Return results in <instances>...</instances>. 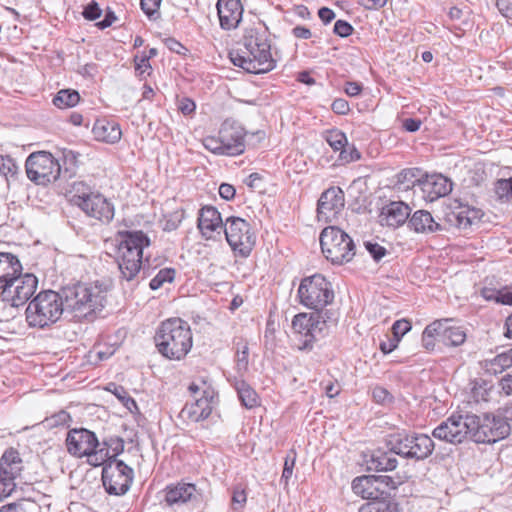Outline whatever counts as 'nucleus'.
Returning a JSON list of instances; mask_svg holds the SVG:
<instances>
[{
  "label": "nucleus",
  "mask_w": 512,
  "mask_h": 512,
  "mask_svg": "<svg viewBox=\"0 0 512 512\" xmlns=\"http://www.w3.org/2000/svg\"><path fill=\"white\" fill-rule=\"evenodd\" d=\"M68 452L78 458L88 457V462L94 466L104 464L109 458V451L101 447L94 432L85 429H72L66 438Z\"/></svg>",
  "instance_id": "6e6552de"
},
{
  "label": "nucleus",
  "mask_w": 512,
  "mask_h": 512,
  "mask_svg": "<svg viewBox=\"0 0 512 512\" xmlns=\"http://www.w3.org/2000/svg\"><path fill=\"white\" fill-rule=\"evenodd\" d=\"M367 251L375 261H380L386 255V249L378 243L365 242Z\"/></svg>",
  "instance_id": "5fc2aeb1"
},
{
  "label": "nucleus",
  "mask_w": 512,
  "mask_h": 512,
  "mask_svg": "<svg viewBox=\"0 0 512 512\" xmlns=\"http://www.w3.org/2000/svg\"><path fill=\"white\" fill-rule=\"evenodd\" d=\"M247 495L244 489L236 487L232 493L231 505L236 511L242 510L246 504Z\"/></svg>",
  "instance_id": "09e8293b"
},
{
  "label": "nucleus",
  "mask_w": 512,
  "mask_h": 512,
  "mask_svg": "<svg viewBox=\"0 0 512 512\" xmlns=\"http://www.w3.org/2000/svg\"><path fill=\"white\" fill-rule=\"evenodd\" d=\"M421 180L418 169H404L397 176L399 190L403 191L414 188L416 185L419 187Z\"/></svg>",
  "instance_id": "4c0bfd02"
},
{
  "label": "nucleus",
  "mask_w": 512,
  "mask_h": 512,
  "mask_svg": "<svg viewBox=\"0 0 512 512\" xmlns=\"http://www.w3.org/2000/svg\"><path fill=\"white\" fill-rule=\"evenodd\" d=\"M410 216V208L403 202H391L381 212V223L391 227H398L406 222Z\"/></svg>",
  "instance_id": "cd10ccee"
},
{
  "label": "nucleus",
  "mask_w": 512,
  "mask_h": 512,
  "mask_svg": "<svg viewBox=\"0 0 512 512\" xmlns=\"http://www.w3.org/2000/svg\"><path fill=\"white\" fill-rule=\"evenodd\" d=\"M419 188L426 201L433 202L452 191V182L442 174L426 175L419 183Z\"/></svg>",
  "instance_id": "4be33fe9"
},
{
  "label": "nucleus",
  "mask_w": 512,
  "mask_h": 512,
  "mask_svg": "<svg viewBox=\"0 0 512 512\" xmlns=\"http://www.w3.org/2000/svg\"><path fill=\"white\" fill-rule=\"evenodd\" d=\"M107 390L112 392L129 411L137 408L136 401L129 396L127 391L122 386H117L111 383L109 384Z\"/></svg>",
  "instance_id": "37998d69"
},
{
  "label": "nucleus",
  "mask_w": 512,
  "mask_h": 512,
  "mask_svg": "<svg viewBox=\"0 0 512 512\" xmlns=\"http://www.w3.org/2000/svg\"><path fill=\"white\" fill-rule=\"evenodd\" d=\"M244 128L234 121H224L218 136H207L203 139L204 147L217 155L236 156L245 151Z\"/></svg>",
  "instance_id": "0eeeda50"
},
{
  "label": "nucleus",
  "mask_w": 512,
  "mask_h": 512,
  "mask_svg": "<svg viewBox=\"0 0 512 512\" xmlns=\"http://www.w3.org/2000/svg\"><path fill=\"white\" fill-rule=\"evenodd\" d=\"M433 437L451 444H460L469 438L467 414H452L432 432Z\"/></svg>",
  "instance_id": "f3484780"
},
{
  "label": "nucleus",
  "mask_w": 512,
  "mask_h": 512,
  "mask_svg": "<svg viewBox=\"0 0 512 512\" xmlns=\"http://www.w3.org/2000/svg\"><path fill=\"white\" fill-rule=\"evenodd\" d=\"M359 512H399V507L388 494L381 492L361 505Z\"/></svg>",
  "instance_id": "2f4dec72"
},
{
  "label": "nucleus",
  "mask_w": 512,
  "mask_h": 512,
  "mask_svg": "<svg viewBox=\"0 0 512 512\" xmlns=\"http://www.w3.org/2000/svg\"><path fill=\"white\" fill-rule=\"evenodd\" d=\"M486 385H487V383L484 380L474 382V385L472 387V392L474 394V397L477 400H479V399L486 400L487 389L485 387H483Z\"/></svg>",
  "instance_id": "0e129e2a"
},
{
  "label": "nucleus",
  "mask_w": 512,
  "mask_h": 512,
  "mask_svg": "<svg viewBox=\"0 0 512 512\" xmlns=\"http://www.w3.org/2000/svg\"><path fill=\"white\" fill-rule=\"evenodd\" d=\"M334 33L340 37H348L353 31L350 23L344 20H337L334 24Z\"/></svg>",
  "instance_id": "6e6d98bb"
},
{
  "label": "nucleus",
  "mask_w": 512,
  "mask_h": 512,
  "mask_svg": "<svg viewBox=\"0 0 512 512\" xmlns=\"http://www.w3.org/2000/svg\"><path fill=\"white\" fill-rule=\"evenodd\" d=\"M64 311L81 320L102 310L106 302L107 290L98 283H78L61 290Z\"/></svg>",
  "instance_id": "7ed1b4c3"
},
{
  "label": "nucleus",
  "mask_w": 512,
  "mask_h": 512,
  "mask_svg": "<svg viewBox=\"0 0 512 512\" xmlns=\"http://www.w3.org/2000/svg\"><path fill=\"white\" fill-rule=\"evenodd\" d=\"M339 158L345 163H350L359 160L361 158V153L356 149L354 145H347L344 149H342Z\"/></svg>",
  "instance_id": "8fccbe9b"
},
{
  "label": "nucleus",
  "mask_w": 512,
  "mask_h": 512,
  "mask_svg": "<svg viewBox=\"0 0 512 512\" xmlns=\"http://www.w3.org/2000/svg\"><path fill=\"white\" fill-rule=\"evenodd\" d=\"M188 390L194 401L183 407L180 416L191 422L207 419L211 415L215 403L214 389L205 381H201L200 384L191 383Z\"/></svg>",
  "instance_id": "f8f14e48"
},
{
  "label": "nucleus",
  "mask_w": 512,
  "mask_h": 512,
  "mask_svg": "<svg viewBox=\"0 0 512 512\" xmlns=\"http://www.w3.org/2000/svg\"><path fill=\"white\" fill-rule=\"evenodd\" d=\"M16 488V483L12 481H6L3 477H0V501L10 496Z\"/></svg>",
  "instance_id": "bf43d9fd"
},
{
  "label": "nucleus",
  "mask_w": 512,
  "mask_h": 512,
  "mask_svg": "<svg viewBox=\"0 0 512 512\" xmlns=\"http://www.w3.org/2000/svg\"><path fill=\"white\" fill-rule=\"evenodd\" d=\"M441 325L440 321L435 320L424 329L422 333V345L426 350H434L436 341H439V329H441Z\"/></svg>",
  "instance_id": "ea45409f"
},
{
  "label": "nucleus",
  "mask_w": 512,
  "mask_h": 512,
  "mask_svg": "<svg viewBox=\"0 0 512 512\" xmlns=\"http://www.w3.org/2000/svg\"><path fill=\"white\" fill-rule=\"evenodd\" d=\"M201 493L195 484L179 482L165 488V502L168 506L181 505L185 503H199Z\"/></svg>",
  "instance_id": "412c9836"
},
{
  "label": "nucleus",
  "mask_w": 512,
  "mask_h": 512,
  "mask_svg": "<svg viewBox=\"0 0 512 512\" xmlns=\"http://www.w3.org/2000/svg\"><path fill=\"white\" fill-rule=\"evenodd\" d=\"M22 265L19 259L6 252L0 253V289L3 290L14 278L15 275L21 273Z\"/></svg>",
  "instance_id": "7c9ffc66"
},
{
  "label": "nucleus",
  "mask_w": 512,
  "mask_h": 512,
  "mask_svg": "<svg viewBox=\"0 0 512 512\" xmlns=\"http://www.w3.org/2000/svg\"><path fill=\"white\" fill-rule=\"evenodd\" d=\"M93 134L97 140L115 143L121 139V129L113 122H97L93 127Z\"/></svg>",
  "instance_id": "c9c22d12"
},
{
  "label": "nucleus",
  "mask_w": 512,
  "mask_h": 512,
  "mask_svg": "<svg viewBox=\"0 0 512 512\" xmlns=\"http://www.w3.org/2000/svg\"><path fill=\"white\" fill-rule=\"evenodd\" d=\"M373 398L378 403H386L387 401H391L390 393L383 387H375L373 389Z\"/></svg>",
  "instance_id": "338daca9"
},
{
  "label": "nucleus",
  "mask_w": 512,
  "mask_h": 512,
  "mask_svg": "<svg viewBox=\"0 0 512 512\" xmlns=\"http://www.w3.org/2000/svg\"><path fill=\"white\" fill-rule=\"evenodd\" d=\"M225 223L220 212L213 206H204L199 211L198 228L206 239L213 238L214 232H220Z\"/></svg>",
  "instance_id": "393cba45"
},
{
  "label": "nucleus",
  "mask_w": 512,
  "mask_h": 512,
  "mask_svg": "<svg viewBox=\"0 0 512 512\" xmlns=\"http://www.w3.org/2000/svg\"><path fill=\"white\" fill-rule=\"evenodd\" d=\"M80 95L76 90L63 89L60 90L53 98V104L60 108H71L78 104Z\"/></svg>",
  "instance_id": "e433bc0d"
},
{
  "label": "nucleus",
  "mask_w": 512,
  "mask_h": 512,
  "mask_svg": "<svg viewBox=\"0 0 512 512\" xmlns=\"http://www.w3.org/2000/svg\"><path fill=\"white\" fill-rule=\"evenodd\" d=\"M37 286L38 279L35 275L30 273L21 275L19 273L2 290V295L6 301L11 302L12 306L18 307L25 304L32 297Z\"/></svg>",
  "instance_id": "dca6fc26"
},
{
  "label": "nucleus",
  "mask_w": 512,
  "mask_h": 512,
  "mask_svg": "<svg viewBox=\"0 0 512 512\" xmlns=\"http://www.w3.org/2000/svg\"><path fill=\"white\" fill-rule=\"evenodd\" d=\"M396 455L398 454L386 445L385 448H378L366 460L367 468L370 471L376 472L393 471L398 466Z\"/></svg>",
  "instance_id": "a878e982"
},
{
  "label": "nucleus",
  "mask_w": 512,
  "mask_h": 512,
  "mask_svg": "<svg viewBox=\"0 0 512 512\" xmlns=\"http://www.w3.org/2000/svg\"><path fill=\"white\" fill-rule=\"evenodd\" d=\"M495 193L502 201L512 198V178L499 179L495 184Z\"/></svg>",
  "instance_id": "de8ad7c7"
},
{
  "label": "nucleus",
  "mask_w": 512,
  "mask_h": 512,
  "mask_svg": "<svg viewBox=\"0 0 512 512\" xmlns=\"http://www.w3.org/2000/svg\"><path fill=\"white\" fill-rule=\"evenodd\" d=\"M133 476V469L117 459L105 463L102 470L103 485L110 495H124L130 488Z\"/></svg>",
  "instance_id": "2eb2a0df"
},
{
  "label": "nucleus",
  "mask_w": 512,
  "mask_h": 512,
  "mask_svg": "<svg viewBox=\"0 0 512 512\" xmlns=\"http://www.w3.org/2000/svg\"><path fill=\"white\" fill-rule=\"evenodd\" d=\"M175 276V270L174 269H161L154 278L150 281V288L152 290H157L166 282H172Z\"/></svg>",
  "instance_id": "a18cd8bd"
},
{
  "label": "nucleus",
  "mask_w": 512,
  "mask_h": 512,
  "mask_svg": "<svg viewBox=\"0 0 512 512\" xmlns=\"http://www.w3.org/2000/svg\"><path fill=\"white\" fill-rule=\"evenodd\" d=\"M134 61H135V70L139 75H142L147 70L151 69L149 57H146V55H143L141 57L135 56Z\"/></svg>",
  "instance_id": "052dcab7"
},
{
  "label": "nucleus",
  "mask_w": 512,
  "mask_h": 512,
  "mask_svg": "<svg viewBox=\"0 0 512 512\" xmlns=\"http://www.w3.org/2000/svg\"><path fill=\"white\" fill-rule=\"evenodd\" d=\"M232 385L237 391L238 398L244 407L252 409L259 405L258 394L246 381L235 377Z\"/></svg>",
  "instance_id": "72a5a7b5"
},
{
  "label": "nucleus",
  "mask_w": 512,
  "mask_h": 512,
  "mask_svg": "<svg viewBox=\"0 0 512 512\" xmlns=\"http://www.w3.org/2000/svg\"><path fill=\"white\" fill-rule=\"evenodd\" d=\"M79 207L87 216L95 218L103 223H109L114 217L113 204L102 194L95 192L90 198L83 199Z\"/></svg>",
  "instance_id": "aec40b11"
},
{
  "label": "nucleus",
  "mask_w": 512,
  "mask_h": 512,
  "mask_svg": "<svg viewBox=\"0 0 512 512\" xmlns=\"http://www.w3.org/2000/svg\"><path fill=\"white\" fill-rule=\"evenodd\" d=\"M160 2L161 0H141V9L149 18H152L155 14L158 13Z\"/></svg>",
  "instance_id": "864d4df0"
},
{
  "label": "nucleus",
  "mask_w": 512,
  "mask_h": 512,
  "mask_svg": "<svg viewBox=\"0 0 512 512\" xmlns=\"http://www.w3.org/2000/svg\"><path fill=\"white\" fill-rule=\"evenodd\" d=\"M410 330H411V324L409 321H407L405 319L395 321L392 326L393 337L398 338L399 341Z\"/></svg>",
  "instance_id": "3c124183"
},
{
  "label": "nucleus",
  "mask_w": 512,
  "mask_h": 512,
  "mask_svg": "<svg viewBox=\"0 0 512 512\" xmlns=\"http://www.w3.org/2000/svg\"><path fill=\"white\" fill-rule=\"evenodd\" d=\"M345 197L340 187H330L318 200L317 218L325 223L333 222L344 209Z\"/></svg>",
  "instance_id": "6ab92c4d"
},
{
  "label": "nucleus",
  "mask_w": 512,
  "mask_h": 512,
  "mask_svg": "<svg viewBox=\"0 0 512 512\" xmlns=\"http://www.w3.org/2000/svg\"><path fill=\"white\" fill-rule=\"evenodd\" d=\"M292 328L303 339V348H311L317 336L326 328V320L321 312L300 313L292 320Z\"/></svg>",
  "instance_id": "a211bd4d"
},
{
  "label": "nucleus",
  "mask_w": 512,
  "mask_h": 512,
  "mask_svg": "<svg viewBox=\"0 0 512 512\" xmlns=\"http://www.w3.org/2000/svg\"><path fill=\"white\" fill-rule=\"evenodd\" d=\"M101 447H105L109 451V458L104 462L107 463L111 460L116 459V456L121 454L124 450V441L121 438H110L107 441L101 443Z\"/></svg>",
  "instance_id": "c03bdc74"
},
{
  "label": "nucleus",
  "mask_w": 512,
  "mask_h": 512,
  "mask_svg": "<svg viewBox=\"0 0 512 512\" xmlns=\"http://www.w3.org/2000/svg\"><path fill=\"white\" fill-rule=\"evenodd\" d=\"M249 347L244 341L236 344L235 362L237 373L242 377L247 371L249 366Z\"/></svg>",
  "instance_id": "58836bf2"
},
{
  "label": "nucleus",
  "mask_w": 512,
  "mask_h": 512,
  "mask_svg": "<svg viewBox=\"0 0 512 512\" xmlns=\"http://www.w3.org/2000/svg\"><path fill=\"white\" fill-rule=\"evenodd\" d=\"M326 141L334 151H339L340 153L347 146L346 135L337 129L327 132Z\"/></svg>",
  "instance_id": "79ce46f5"
},
{
  "label": "nucleus",
  "mask_w": 512,
  "mask_h": 512,
  "mask_svg": "<svg viewBox=\"0 0 512 512\" xmlns=\"http://www.w3.org/2000/svg\"><path fill=\"white\" fill-rule=\"evenodd\" d=\"M158 352L168 360L180 361L193 345L189 324L181 318H170L159 325L154 336Z\"/></svg>",
  "instance_id": "f03ea898"
},
{
  "label": "nucleus",
  "mask_w": 512,
  "mask_h": 512,
  "mask_svg": "<svg viewBox=\"0 0 512 512\" xmlns=\"http://www.w3.org/2000/svg\"><path fill=\"white\" fill-rule=\"evenodd\" d=\"M22 459L17 450L7 449L0 458V477L15 482L22 471Z\"/></svg>",
  "instance_id": "bb28decb"
},
{
  "label": "nucleus",
  "mask_w": 512,
  "mask_h": 512,
  "mask_svg": "<svg viewBox=\"0 0 512 512\" xmlns=\"http://www.w3.org/2000/svg\"><path fill=\"white\" fill-rule=\"evenodd\" d=\"M117 248V263L121 276L127 281L133 280L140 272L144 247L150 240L142 231L121 232Z\"/></svg>",
  "instance_id": "20e7f679"
},
{
  "label": "nucleus",
  "mask_w": 512,
  "mask_h": 512,
  "mask_svg": "<svg viewBox=\"0 0 512 512\" xmlns=\"http://www.w3.org/2000/svg\"><path fill=\"white\" fill-rule=\"evenodd\" d=\"M27 177L36 184L45 185L56 181L61 174V166L51 153L40 151L28 156Z\"/></svg>",
  "instance_id": "4468645a"
},
{
  "label": "nucleus",
  "mask_w": 512,
  "mask_h": 512,
  "mask_svg": "<svg viewBox=\"0 0 512 512\" xmlns=\"http://www.w3.org/2000/svg\"><path fill=\"white\" fill-rule=\"evenodd\" d=\"M482 368L493 375L502 373L512 366V348L481 362Z\"/></svg>",
  "instance_id": "f704fd0d"
},
{
  "label": "nucleus",
  "mask_w": 512,
  "mask_h": 512,
  "mask_svg": "<svg viewBox=\"0 0 512 512\" xmlns=\"http://www.w3.org/2000/svg\"><path fill=\"white\" fill-rule=\"evenodd\" d=\"M295 462H296V452H295V450L292 449L289 451V453L285 457L283 472H282V476L280 479V482L284 483L285 487L288 486V482H289L290 478L292 477L293 469L295 467Z\"/></svg>",
  "instance_id": "49530a36"
},
{
  "label": "nucleus",
  "mask_w": 512,
  "mask_h": 512,
  "mask_svg": "<svg viewBox=\"0 0 512 512\" xmlns=\"http://www.w3.org/2000/svg\"><path fill=\"white\" fill-rule=\"evenodd\" d=\"M496 6L504 17L512 19V0H496Z\"/></svg>",
  "instance_id": "e2e57ef3"
},
{
  "label": "nucleus",
  "mask_w": 512,
  "mask_h": 512,
  "mask_svg": "<svg viewBox=\"0 0 512 512\" xmlns=\"http://www.w3.org/2000/svg\"><path fill=\"white\" fill-rule=\"evenodd\" d=\"M229 58L234 66L253 74L267 73L276 66L267 36L256 30H250L244 36L242 46L232 49Z\"/></svg>",
  "instance_id": "f257e3e1"
},
{
  "label": "nucleus",
  "mask_w": 512,
  "mask_h": 512,
  "mask_svg": "<svg viewBox=\"0 0 512 512\" xmlns=\"http://www.w3.org/2000/svg\"><path fill=\"white\" fill-rule=\"evenodd\" d=\"M63 312L60 293L46 290L29 302L25 315L29 327L44 329L59 321Z\"/></svg>",
  "instance_id": "39448f33"
},
{
  "label": "nucleus",
  "mask_w": 512,
  "mask_h": 512,
  "mask_svg": "<svg viewBox=\"0 0 512 512\" xmlns=\"http://www.w3.org/2000/svg\"><path fill=\"white\" fill-rule=\"evenodd\" d=\"M331 109L339 115H345L349 112V103L343 98H337L332 102Z\"/></svg>",
  "instance_id": "680f3d73"
},
{
  "label": "nucleus",
  "mask_w": 512,
  "mask_h": 512,
  "mask_svg": "<svg viewBox=\"0 0 512 512\" xmlns=\"http://www.w3.org/2000/svg\"><path fill=\"white\" fill-rule=\"evenodd\" d=\"M497 302L504 305H512V285L504 287L496 292Z\"/></svg>",
  "instance_id": "13d9d810"
},
{
  "label": "nucleus",
  "mask_w": 512,
  "mask_h": 512,
  "mask_svg": "<svg viewBox=\"0 0 512 512\" xmlns=\"http://www.w3.org/2000/svg\"><path fill=\"white\" fill-rule=\"evenodd\" d=\"M408 226L416 233L430 234L441 230V226L437 223L430 212L426 210H417L409 218Z\"/></svg>",
  "instance_id": "c756f323"
},
{
  "label": "nucleus",
  "mask_w": 512,
  "mask_h": 512,
  "mask_svg": "<svg viewBox=\"0 0 512 512\" xmlns=\"http://www.w3.org/2000/svg\"><path fill=\"white\" fill-rule=\"evenodd\" d=\"M71 192L73 193L71 197V202L78 207L82 206V204L80 203L81 200H86L90 198V194L95 193L88 185H86L82 181L74 182L72 185Z\"/></svg>",
  "instance_id": "a19ab883"
},
{
  "label": "nucleus",
  "mask_w": 512,
  "mask_h": 512,
  "mask_svg": "<svg viewBox=\"0 0 512 512\" xmlns=\"http://www.w3.org/2000/svg\"><path fill=\"white\" fill-rule=\"evenodd\" d=\"M217 11L220 26L225 30H231L240 23L243 7L240 0H218Z\"/></svg>",
  "instance_id": "b1692460"
},
{
  "label": "nucleus",
  "mask_w": 512,
  "mask_h": 512,
  "mask_svg": "<svg viewBox=\"0 0 512 512\" xmlns=\"http://www.w3.org/2000/svg\"><path fill=\"white\" fill-rule=\"evenodd\" d=\"M17 166L12 158L9 156H0V174L7 176L15 174Z\"/></svg>",
  "instance_id": "603ef678"
},
{
  "label": "nucleus",
  "mask_w": 512,
  "mask_h": 512,
  "mask_svg": "<svg viewBox=\"0 0 512 512\" xmlns=\"http://www.w3.org/2000/svg\"><path fill=\"white\" fill-rule=\"evenodd\" d=\"M224 233L235 253L242 257L250 255L256 243V236L246 220L240 217H228L224 224Z\"/></svg>",
  "instance_id": "ddd939ff"
},
{
  "label": "nucleus",
  "mask_w": 512,
  "mask_h": 512,
  "mask_svg": "<svg viewBox=\"0 0 512 512\" xmlns=\"http://www.w3.org/2000/svg\"><path fill=\"white\" fill-rule=\"evenodd\" d=\"M441 329H439V342L446 346L457 347L466 340V333L460 326L452 325L451 319L439 320Z\"/></svg>",
  "instance_id": "c85d7f7f"
},
{
  "label": "nucleus",
  "mask_w": 512,
  "mask_h": 512,
  "mask_svg": "<svg viewBox=\"0 0 512 512\" xmlns=\"http://www.w3.org/2000/svg\"><path fill=\"white\" fill-rule=\"evenodd\" d=\"M196 105L194 101L189 98H182L179 100L178 109L183 115H190L195 111Z\"/></svg>",
  "instance_id": "69168bd1"
},
{
  "label": "nucleus",
  "mask_w": 512,
  "mask_h": 512,
  "mask_svg": "<svg viewBox=\"0 0 512 512\" xmlns=\"http://www.w3.org/2000/svg\"><path fill=\"white\" fill-rule=\"evenodd\" d=\"M482 216L483 213L477 208L461 206L457 211L452 212L450 221L460 229H467L478 223Z\"/></svg>",
  "instance_id": "473e14b6"
},
{
  "label": "nucleus",
  "mask_w": 512,
  "mask_h": 512,
  "mask_svg": "<svg viewBox=\"0 0 512 512\" xmlns=\"http://www.w3.org/2000/svg\"><path fill=\"white\" fill-rule=\"evenodd\" d=\"M469 439L476 443H495L510 433V425L502 418L467 413Z\"/></svg>",
  "instance_id": "9d476101"
},
{
  "label": "nucleus",
  "mask_w": 512,
  "mask_h": 512,
  "mask_svg": "<svg viewBox=\"0 0 512 512\" xmlns=\"http://www.w3.org/2000/svg\"><path fill=\"white\" fill-rule=\"evenodd\" d=\"M300 303L310 309L319 310L331 303L334 292L331 283L321 274L302 279L298 288Z\"/></svg>",
  "instance_id": "9b49d317"
},
{
  "label": "nucleus",
  "mask_w": 512,
  "mask_h": 512,
  "mask_svg": "<svg viewBox=\"0 0 512 512\" xmlns=\"http://www.w3.org/2000/svg\"><path fill=\"white\" fill-rule=\"evenodd\" d=\"M386 446L398 456L416 461L425 460L434 451L431 437L421 433L398 432L386 437Z\"/></svg>",
  "instance_id": "423d86ee"
},
{
  "label": "nucleus",
  "mask_w": 512,
  "mask_h": 512,
  "mask_svg": "<svg viewBox=\"0 0 512 512\" xmlns=\"http://www.w3.org/2000/svg\"><path fill=\"white\" fill-rule=\"evenodd\" d=\"M399 339L398 338H387V340L385 341H382L380 343V350L384 353V354H388V353H391L394 349L397 348L398 344H399Z\"/></svg>",
  "instance_id": "774afa93"
},
{
  "label": "nucleus",
  "mask_w": 512,
  "mask_h": 512,
  "mask_svg": "<svg viewBox=\"0 0 512 512\" xmlns=\"http://www.w3.org/2000/svg\"><path fill=\"white\" fill-rule=\"evenodd\" d=\"M101 9L99 8L98 3L91 2L89 5H87L83 11V16L87 20H96L101 16Z\"/></svg>",
  "instance_id": "4d7b16f0"
},
{
  "label": "nucleus",
  "mask_w": 512,
  "mask_h": 512,
  "mask_svg": "<svg viewBox=\"0 0 512 512\" xmlns=\"http://www.w3.org/2000/svg\"><path fill=\"white\" fill-rule=\"evenodd\" d=\"M379 484L396 489L397 483L390 476H361L352 482V490L364 499L370 500L380 492Z\"/></svg>",
  "instance_id": "5701e85b"
},
{
  "label": "nucleus",
  "mask_w": 512,
  "mask_h": 512,
  "mask_svg": "<svg viewBox=\"0 0 512 512\" xmlns=\"http://www.w3.org/2000/svg\"><path fill=\"white\" fill-rule=\"evenodd\" d=\"M320 245L326 259L333 264L349 262L355 256V244L352 238L336 226H328L322 230Z\"/></svg>",
  "instance_id": "1a4fd4ad"
}]
</instances>
